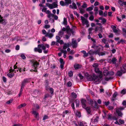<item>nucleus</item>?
I'll use <instances>...</instances> for the list:
<instances>
[{"label":"nucleus","instance_id":"obj_10","mask_svg":"<svg viewBox=\"0 0 126 126\" xmlns=\"http://www.w3.org/2000/svg\"><path fill=\"white\" fill-rule=\"evenodd\" d=\"M98 49H95V50L91 49L88 52V53L90 55L97 54L98 53Z\"/></svg>","mask_w":126,"mask_h":126},{"label":"nucleus","instance_id":"obj_45","mask_svg":"<svg viewBox=\"0 0 126 126\" xmlns=\"http://www.w3.org/2000/svg\"><path fill=\"white\" fill-rule=\"evenodd\" d=\"M68 75L70 77H71L73 75V72L72 71H70L68 73Z\"/></svg>","mask_w":126,"mask_h":126},{"label":"nucleus","instance_id":"obj_25","mask_svg":"<svg viewBox=\"0 0 126 126\" xmlns=\"http://www.w3.org/2000/svg\"><path fill=\"white\" fill-rule=\"evenodd\" d=\"M85 109L86 110L88 114H90L91 113V111L90 107H86L85 108Z\"/></svg>","mask_w":126,"mask_h":126},{"label":"nucleus","instance_id":"obj_4","mask_svg":"<svg viewBox=\"0 0 126 126\" xmlns=\"http://www.w3.org/2000/svg\"><path fill=\"white\" fill-rule=\"evenodd\" d=\"M65 2L61 0L60 2V5L62 6H67L69 4H71L72 3L71 0H64Z\"/></svg>","mask_w":126,"mask_h":126},{"label":"nucleus","instance_id":"obj_7","mask_svg":"<svg viewBox=\"0 0 126 126\" xmlns=\"http://www.w3.org/2000/svg\"><path fill=\"white\" fill-rule=\"evenodd\" d=\"M81 19L82 20V23L83 25L86 24L87 27H88L89 26V25L88 24L89 22L88 21L82 16H81Z\"/></svg>","mask_w":126,"mask_h":126},{"label":"nucleus","instance_id":"obj_3","mask_svg":"<svg viewBox=\"0 0 126 126\" xmlns=\"http://www.w3.org/2000/svg\"><path fill=\"white\" fill-rule=\"evenodd\" d=\"M88 104L91 105V108L93 110L97 108L98 105L96 101H94H94L92 99H89L88 100Z\"/></svg>","mask_w":126,"mask_h":126},{"label":"nucleus","instance_id":"obj_21","mask_svg":"<svg viewBox=\"0 0 126 126\" xmlns=\"http://www.w3.org/2000/svg\"><path fill=\"white\" fill-rule=\"evenodd\" d=\"M108 119L109 120H112L115 119V118L114 116H111V114L109 113L108 115Z\"/></svg>","mask_w":126,"mask_h":126},{"label":"nucleus","instance_id":"obj_48","mask_svg":"<svg viewBox=\"0 0 126 126\" xmlns=\"http://www.w3.org/2000/svg\"><path fill=\"white\" fill-rule=\"evenodd\" d=\"M126 92V90L125 89H124L122 90L121 92V93L123 94H125Z\"/></svg>","mask_w":126,"mask_h":126},{"label":"nucleus","instance_id":"obj_61","mask_svg":"<svg viewBox=\"0 0 126 126\" xmlns=\"http://www.w3.org/2000/svg\"><path fill=\"white\" fill-rule=\"evenodd\" d=\"M48 116L47 115H45L43 117V120H45L46 119H47L48 118Z\"/></svg>","mask_w":126,"mask_h":126},{"label":"nucleus","instance_id":"obj_29","mask_svg":"<svg viewBox=\"0 0 126 126\" xmlns=\"http://www.w3.org/2000/svg\"><path fill=\"white\" fill-rule=\"evenodd\" d=\"M94 6L93 5H92V6L86 9V10L87 11H90L92 10Z\"/></svg>","mask_w":126,"mask_h":126},{"label":"nucleus","instance_id":"obj_52","mask_svg":"<svg viewBox=\"0 0 126 126\" xmlns=\"http://www.w3.org/2000/svg\"><path fill=\"white\" fill-rule=\"evenodd\" d=\"M94 18L93 16L92 15L89 17V19L91 21H93L94 19Z\"/></svg>","mask_w":126,"mask_h":126},{"label":"nucleus","instance_id":"obj_12","mask_svg":"<svg viewBox=\"0 0 126 126\" xmlns=\"http://www.w3.org/2000/svg\"><path fill=\"white\" fill-rule=\"evenodd\" d=\"M125 73V70H123L122 69H121L120 71H118L116 75V76H122L123 73Z\"/></svg>","mask_w":126,"mask_h":126},{"label":"nucleus","instance_id":"obj_24","mask_svg":"<svg viewBox=\"0 0 126 126\" xmlns=\"http://www.w3.org/2000/svg\"><path fill=\"white\" fill-rule=\"evenodd\" d=\"M46 5L50 9H53V5L47 3H46Z\"/></svg>","mask_w":126,"mask_h":126},{"label":"nucleus","instance_id":"obj_63","mask_svg":"<svg viewBox=\"0 0 126 126\" xmlns=\"http://www.w3.org/2000/svg\"><path fill=\"white\" fill-rule=\"evenodd\" d=\"M124 0H118V3L121 5L123 2Z\"/></svg>","mask_w":126,"mask_h":126},{"label":"nucleus","instance_id":"obj_64","mask_svg":"<svg viewBox=\"0 0 126 126\" xmlns=\"http://www.w3.org/2000/svg\"><path fill=\"white\" fill-rule=\"evenodd\" d=\"M123 69H122L123 70H125V72L126 70V65L124 64L123 65Z\"/></svg>","mask_w":126,"mask_h":126},{"label":"nucleus","instance_id":"obj_37","mask_svg":"<svg viewBox=\"0 0 126 126\" xmlns=\"http://www.w3.org/2000/svg\"><path fill=\"white\" fill-rule=\"evenodd\" d=\"M60 51L61 52L58 53V55L59 57H61V56L62 53H63V49H61Z\"/></svg>","mask_w":126,"mask_h":126},{"label":"nucleus","instance_id":"obj_57","mask_svg":"<svg viewBox=\"0 0 126 126\" xmlns=\"http://www.w3.org/2000/svg\"><path fill=\"white\" fill-rule=\"evenodd\" d=\"M53 8H56L58 6V5L55 3V2H54L53 3Z\"/></svg>","mask_w":126,"mask_h":126},{"label":"nucleus","instance_id":"obj_50","mask_svg":"<svg viewBox=\"0 0 126 126\" xmlns=\"http://www.w3.org/2000/svg\"><path fill=\"white\" fill-rule=\"evenodd\" d=\"M79 64L75 65H74V67L76 69H78L79 68Z\"/></svg>","mask_w":126,"mask_h":126},{"label":"nucleus","instance_id":"obj_32","mask_svg":"<svg viewBox=\"0 0 126 126\" xmlns=\"http://www.w3.org/2000/svg\"><path fill=\"white\" fill-rule=\"evenodd\" d=\"M75 103L76 104V107H78L79 105V101L78 100H77L75 101Z\"/></svg>","mask_w":126,"mask_h":126},{"label":"nucleus","instance_id":"obj_38","mask_svg":"<svg viewBox=\"0 0 126 126\" xmlns=\"http://www.w3.org/2000/svg\"><path fill=\"white\" fill-rule=\"evenodd\" d=\"M72 95L73 98H76L77 97V94L74 92H73L72 93Z\"/></svg>","mask_w":126,"mask_h":126},{"label":"nucleus","instance_id":"obj_11","mask_svg":"<svg viewBox=\"0 0 126 126\" xmlns=\"http://www.w3.org/2000/svg\"><path fill=\"white\" fill-rule=\"evenodd\" d=\"M81 103L83 108H85L86 107V104L87 102L86 100L84 99H81Z\"/></svg>","mask_w":126,"mask_h":126},{"label":"nucleus","instance_id":"obj_23","mask_svg":"<svg viewBox=\"0 0 126 126\" xmlns=\"http://www.w3.org/2000/svg\"><path fill=\"white\" fill-rule=\"evenodd\" d=\"M54 34L52 33H47L45 35L46 37L48 36L50 38H52Z\"/></svg>","mask_w":126,"mask_h":126},{"label":"nucleus","instance_id":"obj_16","mask_svg":"<svg viewBox=\"0 0 126 126\" xmlns=\"http://www.w3.org/2000/svg\"><path fill=\"white\" fill-rule=\"evenodd\" d=\"M0 23L5 25L6 24V22L4 19L3 18V17H2L0 15Z\"/></svg>","mask_w":126,"mask_h":126},{"label":"nucleus","instance_id":"obj_34","mask_svg":"<svg viewBox=\"0 0 126 126\" xmlns=\"http://www.w3.org/2000/svg\"><path fill=\"white\" fill-rule=\"evenodd\" d=\"M63 57L64 58H65L66 57V54L67 51L66 50H63Z\"/></svg>","mask_w":126,"mask_h":126},{"label":"nucleus","instance_id":"obj_36","mask_svg":"<svg viewBox=\"0 0 126 126\" xmlns=\"http://www.w3.org/2000/svg\"><path fill=\"white\" fill-rule=\"evenodd\" d=\"M64 33L63 32L60 31H59L58 33V35H59L61 37H62L63 34Z\"/></svg>","mask_w":126,"mask_h":126},{"label":"nucleus","instance_id":"obj_47","mask_svg":"<svg viewBox=\"0 0 126 126\" xmlns=\"http://www.w3.org/2000/svg\"><path fill=\"white\" fill-rule=\"evenodd\" d=\"M81 7L83 8H86L87 7V4L85 2H84L83 5L81 6Z\"/></svg>","mask_w":126,"mask_h":126},{"label":"nucleus","instance_id":"obj_62","mask_svg":"<svg viewBox=\"0 0 126 126\" xmlns=\"http://www.w3.org/2000/svg\"><path fill=\"white\" fill-rule=\"evenodd\" d=\"M102 22L103 23V24H104L105 23H106V20L104 18H103L102 19Z\"/></svg>","mask_w":126,"mask_h":126},{"label":"nucleus","instance_id":"obj_8","mask_svg":"<svg viewBox=\"0 0 126 126\" xmlns=\"http://www.w3.org/2000/svg\"><path fill=\"white\" fill-rule=\"evenodd\" d=\"M38 47L42 48V49L44 50L46 49V47L48 48L49 47V46L47 44H41L38 45Z\"/></svg>","mask_w":126,"mask_h":126},{"label":"nucleus","instance_id":"obj_9","mask_svg":"<svg viewBox=\"0 0 126 126\" xmlns=\"http://www.w3.org/2000/svg\"><path fill=\"white\" fill-rule=\"evenodd\" d=\"M9 73H8L7 74V76L9 77L12 78L13 77L14 75V74L13 73H12V72H13L15 71V72L16 70H12V69H11L9 70Z\"/></svg>","mask_w":126,"mask_h":126},{"label":"nucleus","instance_id":"obj_56","mask_svg":"<svg viewBox=\"0 0 126 126\" xmlns=\"http://www.w3.org/2000/svg\"><path fill=\"white\" fill-rule=\"evenodd\" d=\"M50 26L49 25H45L44 28L45 29L49 28L50 27Z\"/></svg>","mask_w":126,"mask_h":126},{"label":"nucleus","instance_id":"obj_39","mask_svg":"<svg viewBox=\"0 0 126 126\" xmlns=\"http://www.w3.org/2000/svg\"><path fill=\"white\" fill-rule=\"evenodd\" d=\"M50 91V93L51 94H53L54 93V90L52 88H49L48 90Z\"/></svg>","mask_w":126,"mask_h":126},{"label":"nucleus","instance_id":"obj_54","mask_svg":"<svg viewBox=\"0 0 126 126\" xmlns=\"http://www.w3.org/2000/svg\"><path fill=\"white\" fill-rule=\"evenodd\" d=\"M23 89L21 88L20 91L19 93L18 94L19 96L20 97L21 96V95L22 94V93L23 90Z\"/></svg>","mask_w":126,"mask_h":126},{"label":"nucleus","instance_id":"obj_46","mask_svg":"<svg viewBox=\"0 0 126 126\" xmlns=\"http://www.w3.org/2000/svg\"><path fill=\"white\" fill-rule=\"evenodd\" d=\"M93 67H94V68H98L97 67L98 66V64L97 63H94L93 64Z\"/></svg>","mask_w":126,"mask_h":126},{"label":"nucleus","instance_id":"obj_44","mask_svg":"<svg viewBox=\"0 0 126 126\" xmlns=\"http://www.w3.org/2000/svg\"><path fill=\"white\" fill-rule=\"evenodd\" d=\"M60 61L61 64H64V62L63 61V60L62 58H60L59 59Z\"/></svg>","mask_w":126,"mask_h":126},{"label":"nucleus","instance_id":"obj_13","mask_svg":"<svg viewBox=\"0 0 126 126\" xmlns=\"http://www.w3.org/2000/svg\"><path fill=\"white\" fill-rule=\"evenodd\" d=\"M77 40H75L74 39H72V45L73 48L77 47Z\"/></svg>","mask_w":126,"mask_h":126},{"label":"nucleus","instance_id":"obj_31","mask_svg":"<svg viewBox=\"0 0 126 126\" xmlns=\"http://www.w3.org/2000/svg\"><path fill=\"white\" fill-rule=\"evenodd\" d=\"M63 24L64 25H67V19L65 18H63Z\"/></svg>","mask_w":126,"mask_h":126},{"label":"nucleus","instance_id":"obj_40","mask_svg":"<svg viewBox=\"0 0 126 126\" xmlns=\"http://www.w3.org/2000/svg\"><path fill=\"white\" fill-rule=\"evenodd\" d=\"M76 115L79 117H80L81 116L80 112L79 111H77L76 113Z\"/></svg>","mask_w":126,"mask_h":126},{"label":"nucleus","instance_id":"obj_41","mask_svg":"<svg viewBox=\"0 0 126 126\" xmlns=\"http://www.w3.org/2000/svg\"><path fill=\"white\" fill-rule=\"evenodd\" d=\"M72 5L73 6V9H77V6H76V4L74 2H73L72 3Z\"/></svg>","mask_w":126,"mask_h":126},{"label":"nucleus","instance_id":"obj_53","mask_svg":"<svg viewBox=\"0 0 126 126\" xmlns=\"http://www.w3.org/2000/svg\"><path fill=\"white\" fill-rule=\"evenodd\" d=\"M79 126H87L86 125H85L82 122H80L79 123Z\"/></svg>","mask_w":126,"mask_h":126},{"label":"nucleus","instance_id":"obj_6","mask_svg":"<svg viewBox=\"0 0 126 126\" xmlns=\"http://www.w3.org/2000/svg\"><path fill=\"white\" fill-rule=\"evenodd\" d=\"M30 82V80L28 79H24L22 82L21 84V88L23 89L27 83Z\"/></svg>","mask_w":126,"mask_h":126},{"label":"nucleus","instance_id":"obj_42","mask_svg":"<svg viewBox=\"0 0 126 126\" xmlns=\"http://www.w3.org/2000/svg\"><path fill=\"white\" fill-rule=\"evenodd\" d=\"M78 76L80 79V80H82L83 78V77L81 75V73H79L78 75Z\"/></svg>","mask_w":126,"mask_h":126},{"label":"nucleus","instance_id":"obj_5","mask_svg":"<svg viewBox=\"0 0 126 126\" xmlns=\"http://www.w3.org/2000/svg\"><path fill=\"white\" fill-rule=\"evenodd\" d=\"M124 108L123 107H120L116 109V112L118 116L121 117L122 116L123 114L121 111L124 110Z\"/></svg>","mask_w":126,"mask_h":126},{"label":"nucleus","instance_id":"obj_2","mask_svg":"<svg viewBox=\"0 0 126 126\" xmlns=\"http://www.w3.org/2000/svg\"><path fill=\"white\" fill-rule=\"evenodd\" d=\"M103 75H99L98 76L94 74L93 75V81L95 84H98L102 80Z\"/></svg>","mask_w":126,"mask_h":126},{"label":"nucleus","instance_id":"obj_43","mask_svg":"<svg viewBox=\"0 0 126 126\" xmlns=\"http://www.w3.org/2000/svg\"><path fill=\"white\" fill-rule=\"evenodd\" d=\"M80 13L81 14H83L84 12V10L81 8H79Z\"/></svg>","mask_w":126,"mask_h":126},{"label":"nucleus","instance_id":"obj_30","mask_svg":"<svg viewBox=\"0 0 126 126\" xmlns=\"http://www.w3.org/2000/svg\"><path fill=\"white\" fill-rule=\"evenodd\" d=\"M98 54L99 56H103L105 54V53L104 52H99V50H98Z\"/></svg>","mask_w":126,"mask_h":126},{"label":"nucleus","instance_id":"obj_58","mask_svg":"<svg viewBox=\"0 0 126 126\" xmlns=\"http://www.w3.org/2000/svg\"><path fill=\"white\" fill-rule=\"evenodd\" d=\"M20 56L23 59H26V57L24 54H22Z\"/></svg>","mask_w":126,"mask_h":126},{"label":"nucleus","instance_id":"obj_20","mask_svg":"<svg viewBox=\"0 0 126 126\" xmlns=\"http://www.w3.org/2000/svg\"><path fill=\"white\" fill-rule=\"evenodd\" d=\"M70 46V44L69 43H65L63 47V50H66V49Z\"/></svg>","mask_w":126,"mask_h":126},{"label":"nucleus","instance_id":"obj_55","mask_svg":"<svg viewBox=\"0 0 126 126\" xmlns=\"http://www.w3.org/2000/svg\"><path fill=\"white\" fill-rule=\"evenodd\" d=\"M49 87V86H48V84H47V85H45V89L47 91H48L49 89V88H50Z\"/></svg>","mask_w":126,"mask_h":126},{"label":"nucleus","instance_id":"obj_51","mask_svg":"<svg viewBox=\"0 0 126 126\" xmlns=\"http://www.w3.org/2000/svg\"><path fill=\"white\" fill-rule=\"evenodd\" d=\"M56 39L57 40V42H58L60 40L61 38L59 36H56Z\"/></svg>","mask_w":126,"mask_h":126},{"label":"nucleus","instance_id":"obj_27","mask_svg":"<svg viewBox=\"0 0 126 126\" xmlns=\"http://www.w3.org/2000/svg\"><path fill=\"white\" fill-rule=\"evenodd\" d=\"M26 105V104L25 103L21 104L20 105H19V106H18L17 107V108L18 109H20V108H21L22 107H25V106Z\"/></svg>","mask_w":126,"mask_h":126},{"label":"nucleus","instance_id":"obj_14","mask_svg":"<svg viewBox=\"0 0 126 126\" xmlns=\"http://www.w3.org/2000/svg\"><path fill=\"white\" fill-rule=\"evenodd\" d=\"M32 113L35 115V117L37 120H38L39 119V113L36 111L33 110L32 111Z\"/></svg>","mask_w":126,"mask_h":126},{"label":"nucleus","instance_id":"obj_15","mask_svg":"<svg viewBox=\"0 0 126 126\" xmlns=\"http://www.w3.org/2000/svg\"><path fill=\"white\" fill-rule=\"evenodd\" d=\"M85 75L86 76L87 79L89 81H93V75L92 76L90 75L88 73H86Z\"/></svg>","mask_w":126,"mask_h":126},{"label":"nucleus","instance_id":"obj_35","mask_svg":"<svg viewBox=\"0 0 126 126\" xmlns=\"http://www.w3.org/2000/svg\"><path fill=\"white\" fill-rule=\"evenodd\" d=\"M113 79V77H110L109 78L106 77H105V79L107 81H108L109 80H110L111 79Z\"/></svg>","mask_w":126,"mask_h":126},{"label":"nucleus","instance_id":"obj_59","mask_svg":"<svg viewBox=\"0 0 126 126\" xmlns=\"http://www.w3.org/2000/svg\"><path fill=\"white\" fill-rule=\"evenodd\" d=\"M101 41L104 44H106L107 43V40L105 38H103L102 39Z\"/></svg>","mask_w":126,"mask_h":126},{"label":"nucleus","instance_id":"obj_28","mask_svg":"<svg viewBox=\"0 0 126 126\" xmlns=\"http://www.w3.org/2000/svg\"><path fill=\"white\" fill-rule=\"evenodd\" d=\"M117 60L116 58L114 57L112 58L111 60V62L113 64H115L116 63V61Z\"/></svg>","mask_w":126,"mask_h":126},{"label":"nucleus","instance_id":"obj_26","mask_svg":"<svg viewBox=\"0 0 126 126\" xmlns=\"http://www.w3.org/2000/svg\"><path fill=\"white\" fill-rule=\"evenodd\" d=\"M109 72L107 70H104L103 72V74L105 76H107L108 75Z\"/></svg>","mask_w":126,"mask_h":126},{"label":"nucleus","instance_id":"obj_33","mask_svg":"<svg viewBox=\"0 0 126 126\" xmlns=\"http://www.w3.org/2000/svg\"><path fill=\"white\" fill-rule=\"evenodd\" d=\"M54 16V15L53 14L51 13L48 15L47 17L51 19V18H52Z\"/></svg>","mask_w":126,"mask_h":126},{"label":"nucleus","instance_id":"obj_19","mask_svg":"<svg viewBox=\"0 0 126 126\" xmlns=\"http://www.w3.org/2000/svg\"><path fill=\"white\" fill-rule=\"evenodd\" d=\"M95 71L96 73L98 74L99 75H102V72L100 71L99 69L98 68H94Z\"/></svg>","mask_w":126,"mask_h":126},{"label":"nucleus","instance_id":"obj_18","mask_svg":"<svg viewBox=\"0 0 126 126\" xmlns=\"http://www.w3.org/2000/svg\"><path fill=\"white\" fill-rule=\"evenodd\" d=\"M41 47H38V46L37 48L35 47L34 49V50L35 52H38L39 53H41L42 52V50L40 48Z\"/></svg>","mask_w":126,"mask_h":126},{"label":"nucleus","instance_id":"obj_22","mask_svg":"<svg viewBox=\"0 0 126 126\" xmlns=\"http://www.w3.org/2000/svg\"><path fill=\"white\" fill-rule=\"evenodd\" d=\"M81 52L84 55H83V56L84 58L87 57L89 54L88 52V53H86V51L84 50L81 51Z\"/></svg>","mask_w":126,"mask_h":126},{"label":"nucleus","instance_id":"obj_49","mask_svg":"<svg viewBox=\"0 0 126 126\" xmlns=\"http://www.w3.org/2000/svg\"><path fill=\"white\" fill-rule=\"evenodd\" d=\"M13 101V99H10L9 100L7 101L6 102V103L9 104L11 103H12Z\"/></svg>","mask_w":126,"mask_h":126},{"label":"nucleus","instance_id":"obj_1","mask_svg":"<svg viewBox=\"0 0 126 126\" xmlns=\"http://www.w3.org/2000/svg\"><path fill=\"white\" fill-rule=\"evenodd\" d=\"M31 62L32 63V69L30 70V71L31 72H37V68L39 64V63L34 60H31Z\"/></svg>","mask_w":126,"mask_h":126},{"label":"nucleus","instance_id":"obj_17","mask_svg":"<svg viewBox=\"0 0 126 126\" xmlns=\"http://www.w3.org/2000/svg\"><path fill=\"white\" fill-rule=\"evenodd\" d=\"M118 95V94L117 92H115L112 95V97H111V100L113 101L116 99V97Z\"/></svg>","mask_w":126,"mask_h":126},{"label":"nucleus","instance_id":"obj_60","mask_svg":"<svg viewBox=\"0 0 126 126\" xmlns=\"http://www.w3.org/2000/svg\"><path fill=\"white\" fill-rule=\"evenodd\" d=\"M119 122L121 124H123L125 122L124 120L121 119H119Z\"/></svg>","mask_w":126,"mask_h":126}]
</instances>
